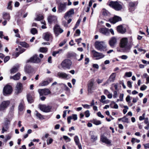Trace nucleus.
I'll return each mask as SVG.
<instances>
[{"mask_svg": "<svg viewBox=\"0 0 149 149\" xmlns=\"http://www.w3.org/2000/svg\"><path fill=\"white\" fill-rule=\"evenodd\" d=\"M67 40H64L63 42H61L59 44L60 47H62L64 45L66 42Z\"/></svg>", "mask_w": 149, "mask_h": 149, "instance_id": "obj_48", "label": "nucleus"}, {"mask_svg": "<svg viewBox=\"0 0 149 149\" xmlns=\"http://www.w3.org/2000/svg\"><path fill=\"white\" fill-rule=\"evenodd\" d=\"M109 6L112 7L116 10H119L122 8V5L118 1H111L109 4Z\"/></svg>", "mask_w": 149, "mask_h": 149, "instance_id": "obj_3", "label": "nucleus"}, {"mask_svg": "<svg viewBox=\"0 0 149 149\" xmlns=\"http://www.w3.org/2000/svg\"><path fill=\"white\" fill-rule=\"evenodd\" d=\"M41 59H40L36 55H35L28 60L27 62H31L35 63H39L41 62Z\"/></svg>", "mask_w": 149, "mask_h": 149, "instance_id": "obj_8", "label": "nucleus"}, {"mask_svg": "<svg viewBox=\"0 0 149 149\" xmlns=\"http://www.w3.org/2000/svg\"><path fill=\"white\" fill-rule=\"evenodd\" d=\"M118 93L116 91H114L113 92V97L114 98H116L117 97Z\"/></svg>", "mask_w": 149, "mask_h": 149, "instance_id": "obj_46", "label": "nucleus"}, {"mask_svg": "<svg viewBox=\"0 0 149 149\" xmlns=\"http://www.w3.org/2000/svg\"><path fill=\"white\" fill-rule=\"evenodd\" d=\"M85 116L87 117H88L90 115V112L89 110H87L85 112Z\"/></svg>", "mask_w": 149, "mask_h": 149, "instance_id": "obj_45", "label": "nucleus"}, {"mask_svg": "<svg viewBox=\"0 0 149 149\" xmlns=\"http://www.w3.org/2000/svg\"><path fill=\"white\" fill-rule=\"evenodd\" d=\"M107 95V96L108 98L109 99H111L112 97V93H110L108 94Z\"/></svg>", "mask_w": 149, "mask_h": 149, "instance_id": "obj_63", "label": "nucleus"}, {"mask_svg": "<svg viewBox=\"0 0 149 149\" xmlns=\"http://www.w3.org/2000/svg\"><path fill=\"white\" fill-rule=\"evenodd\" d=\"M91 53L94 58H95L97 60L100 59L104 58L105 56L102 53L98 52L95 50L91 51Z\"/></svg>", "mask_w": 149, "mask_h": 149, "instance_id": "obj_7", "label": "nucleus"}, {"mask_svg": "<svg viewBox=\"0 0 149 149\" xmlns=\"http://www.w3.org/2000/svg\"><path fill=\"white\" fill-rule=\"evenodd\" d=\"M31 32L32 34L34 35L37 33L38 31L36 28H33L31 29Z\"/></svg>", "mask_w": 149, "mask_h": 149, "instance_id": "obj_38", "label": "nucleus"}, {"mask_svg": "<svg viewBox=\"0 0 149 149\" xmlns=\"http://www.w3.org/2000/svg\"><path fill=\"white\" fill-rule=\"evenodd\" d=\"M10 104L9 100L4 101L0 104V111H3L5 110Z\"/></svg>", "mask_w": 149, "mask_h": 149, "instance_id": "obj_6", "label": "nucleus"}, {"mask_svg": "<svg viewBox=\"0 0 149 149\" xmlns=\"http://www.w3.org/2000/svg\"><path fill=\"white\" fill-rule=\"evenodd\" d=\"M106 98L105 97L104 95H102L101 96V98L100 100V102H103V100H104Z\"/></svg>", "mask_w": 149, "mask_h": 149, "instance_id": "obj_58", "label": "nucleus"}, {"mask_svg": "<svg viewBox=\"0 0 149 149\" xmlns=\"http://www.w3.org/2000/svg\"><path fill=\"white\" fill-rule=\"evenodd\" d=\"M35 113L36 116L39 119H42L44 118L43 116L38 112L37 111H35Z\"/></svg>", "mask_w": 149, "mask_h": 149, "instance_id": "obj_30", "label": "nucleus"}, {"mask_svg": "<svg viewBox=\"0 0 149 149\" xmlns=\"http://www.w3.org/2000/svg\"><path fill=\"white\" fill-rule=\"evenodd\" d=\"M121 18L118 16H115L113 18H110L109 19V21L111 23L114 24L116 22L120 21Z\"/></svg>", "mask_w": 149, "mask_h": 149, "instance_id": "obj_15", "label": "nucleus"}, {"mask_svg": "<svg viewBox=\"0 0 149 149\" xmlns=\"http://www.w3.org/2000/svg\"><path fill=\"white\" fill-rule=\"evenodd\" d=\"M72 64L71 61L68 59L65 60L61 63L62 67L64 69H70Z\"/></svg>", "mask_w": 149, "mask_h": 149, "instance_id": "obj_5", "label": "nucleus"}, {"mask_svg": "<svg viewBox=\"0 0 149 149\" xmlns=\"http://www.w3.org/2000/svg\"><path fill=\"white\" fill-rule=\"evenodd\" d=\"M74 13V10L73 8L70 9L69 11L66 12L64 16L65 18H66L68 17H70Z\"/></svg>", "mask_w": 149, "mask_h": 149, "instance_id": "obj_24", "label": "nucleus"}, {"mask_svg": "<svg viewBox=\"0 0 149 149\" xmlns=\"http://www.w3.org/2000/svg\"><path fill=\"white\" fill-rule=\"evenodd\" d=\"M63 138L66 141V142H69L71 141L70 139L66 136H64Z\"/></svg>", "mask_w": 149, "mask_h": 149, "instance_id": "obj_43", "label": "nucleus"}, {"mask_svg": "<svg viewBox=\"0 0 149 149\" xmlns=\"http://www.w3.org/2000/svg\"><path fill=\"white\" fill-rule=\"evenodd\" d=\"M20 74L19 73H18L13 76L10 77V79L13 78L14 80H17L19 79Z\"/></svg>", "mask_w": 149, "mask_h": 149, "instance_id": "obj_29", "label": "nucleus"}, {"mask_svg": "<svg viewBox=\"0 0 149 149\" xmlns=\"http://www.w3.org/2000/svg\"><path fill=\"white\" fill-rule=\"evenodd\" d=\"M18 66H17V67L15 66L11 70V73H14L18 71Z\"/></svg>", "mask_w": 149, "mask_h": 149, "instance_id": "obj_34", "label": "nucleus"}, {"mask_svg": "<svg viewBox=\"0 0 149 149\" xmlns=\"http://www.w3.org/2000/svg\"><path fill=\"white\" fill-rule=\"evenodd\" d=\"M116 76V73H113L110 76L108 79L107 80V83L109 82H113L114 81Z\"/></svg>", "mask_w": 149, "mask_h": 149, "instance_id": "obj_20", "label": "nucleus"}, {"mask_svg": "<svg viewBox=\"0 0 149 149\" xmlns=\"http://www.w3.org/2000/svg\"><path fill=\"white\" fill-rule=\"evenodd\" d=\"M10 57L9 56H6V57L4 59V61L5 63L6 62L8 61L10 59Z\"/></svg>", "mask_w": 149, "mask_h": 149, "instance_id": "obj_52", "label": "nucleus"}, {"mask_svg": "<svg viewBox=\"0 0 149 149\" xmlns=\"http://www.w3.org/2000/svg\"><path fill=\"white\" fill-rule=\"evenodd\" d=\"M74 141L76 144L77 146L79 149H82L81 145L79 142V140L78 136H76L74 137Z\"/></svg>", "mask_w": 149, "mask_h": 149, "instance_id": "obj_18", "label": "nucleus"}, {"mask_svg": "<svg viewBox=\"0 0 149 149\" xmlns=\"http://www.w3.org/2000/svg\"><path fill=\"white\" fill-rule=\"evenodd\" d=\"M81 19H78L75 24V25H76V27H77L79 26L81 22Z\"/></svg>", "mask_w": 149, "mask_h": 149, "instance_id": "obj_55", "label": "nucleus"}, {"mask_svg": "<svg viewBox=\"0 0 149 149\" xmlns=\"http://www.w3.org/2000/svg\"><path fill=\"white\" fill-rule=\"evenodd\" d=\"M122 121L124 123H129L128 119L125 116L122 118Z\"/></svg>", "mask_w": 149, "mask_h": 149, "instance_id": "obj_39", "label": "nucleus"}, {"mask_svg": "<svg viewBox=\"0 0 149 149\" xmlns=\"http://www.w3.org/2000/svg\"><path fill=\"white\" fill-rule=\"evenodd\" d=\"M82 106L84 108L89 109L90 108V106L87 104H82Z\"/></svg>", "mask_w": 149, "mask_h": 149, "instance_id": "obj_54", "label": "nucleus"}, {"mask_svg": "<svg viewBox=\"0 0 149 149\" xmlns=\"http://www.w3.org/2000/svg\"><path fill=\"white\" fill-rule=\"evenodd\" d=\"M22 90V84L20 83H17L16 87V91L17 93L21 92Z\"/></svg>", "mask_w": 149, "mask_h": 149, "instance_id": "obj_23", "label": "nucleus"}, {"mask_svg": "<svg viewBox=\"0 0 149 149\" xmlns=\"http://www.w3.org/2000/svg\"><path fill=\"white\" fill-rule=\"evenodd\" d=\"M19 52L14 53H13V55L15 56V57H17L19 55Z\"/></svg>", "mask_w": 149, "mask_h": 149, "instance_id": "obj_62", "label": "nucleus"}, {"mask_svg": "<svg viewBox=\"0 0 149 149\" xmlns=\"http://www.w3.org/2000/svg\"><path fill=\"white\" fill-rule=\"evenodd\" d=\"M94 81L91 79L89 81L88 86V93H91L94 90Z\"/></svg>", "mask_w": 149, "mask_h": 149, "instance_id": "obj_13", "label": "nucleus"}, {"mask_svg": "<svg viewBox=\"0 0 149 149\" xmlns=\"http://www.w3.org/2000/svg\"><path fill=\"white\" fill-rule=\"evenodd\" d=\"M124 97V94L123 93L120 94V95L119 98L120 101H122L123 100V98Z\"/></svg>", "mask_w": 149, "mask_h": 149, "instance_id": "obj_50", "label": "nucleus"}, {"mask_svg": "<svg viewBox=\"0 0 149 149\" xmlns=\"http://www.w3.org/2000/svg\"><path fill=\"white\" fill-rule=\"evenodd\" d=\"M49 84V82L48 81H45L42 82L40 85L41 86H44L48 85Z\"/></svg>", "mask_w": 149, "mask_h": 149, "instance_id": "obj_36", "label": "nucleus"}, {"mask_svg": "<svg viewBox=\"0 0 149 149\" xmlns=\"http://www.w3.org/2000/svg\"><path fill=\"white\" fill-rule=\"evenodd\" d=\"M128 42V40L127 38H123L120 40V46L122 48H125L126 52H129L130 48L127 47Z\"/></svg>", "mask_w": 149, "mask_h": 149, "instance_id": "obj_2", "label": "nucleus"}, {"mask_svg": "<svg viewBox=\"0 0 149 149\" xmlns=\"http://www.w3.org/2000/svg\"><path fill=\"white\" fill-rule=\"evenodd\" d=\"M55 17L54 16H49L48 17V20L50 23L52 22L55 19Z\"/></svg>", "mask_w": 149, "mask_h": 149, "instance_id": "obj_32", "label": "nucleus"}, {"mask_svg": "<svg viewBox=\"0 0 149 149\" xmlns=\"http://www.w3.org/2000/svg\"><path fill=\"white\" fill-rule=\"evenodd\" d=\"M127 86L130 88L132 87V85L131 82L130 81H128L127 82Z\"/></svg>", "mask_w": 149, "mask_h": 149, "instance_id": "obj_56", "label": "nucleus"}, {"mask_svg": "<svg viewBox=\"0 0 149 149\" xmlns=\"http://www.w3.org/2000/svg\"><path fill=\"white\" fill-rule=\"evenodd\" d=\"M125 76L127 77H130L132 76V72H126L125 74Z\"/></svg>", "mask_w": 149, "mask_h": 149, "instance_id": "obj_41", "label": "nucleus"}, {"mask_svg": "<svg viewBox=\"0 0 149 149\" xmlns=\"http://www.w3.org/2000/svg\"><path fill=\"white\" fill-rule=\"evenodd\" d=\"M95 46L96 49L101 52L106 51L107 50V45L103 41L96 42L95 43Z\"/></svg>", "mask_w": 149, "mask_h": 149, "instance_id": "obj_1", "label": "nucleus"}, {"mask_svg": "<svg viewBox=\"0 0 149 149\" xmlns=\"http://www.w3.org/2000/svg\"><path fill=\"white\" fill-rule=\"evenodd\" d=\"M39 108L42 111L45 112H48L50 111L52 107L45 104L40 105Z\"/></svg>", "mask_w": 149, "mask_h": 149, "instance_id": "obj_10", "label": "nucleus"}, {"mask_svg": "<svg viewBox=\"0 0 149 149\" xmlns=\"http://www.w3.org/2000/svg\"><path fill=\"white\" fill-rule=\"evenodd\" d=\"M85 64H87L89 61V59L88 58H86L85 59Z\"/></svg>", "mask_w": 149, "mask_h": 149, "instance_id": "obj_61", "label": "nucleus"}, {"mask_svg": "<svg viewBox=\"0 0 149 149\" xmlns=\"http://www.w3.org/2000/svg\"><path fill=\"white\" fill-rule=\"evenodd\" d=\"M13 91L12 86L10 85H7L4 87L3 89V94L4 96H7L11 94Z\"/></svg>", "mask_w": 149, "mask_h": 149, "instance_id": "obj_4", "label": "nucleus"}, {"mask_svg": "<svg viewBox=\"0 0 149 149\" xmlns=\"http://www.w3.org/2000/svg\"><path fill=\"white\" fill-rule=\"evenodd\" d=\"M54 29V33L56 36H58L59 35V33H61L63 32V30L58 24L55 25Z\"/></svg>", "mask_w": 149, "mask_h": 149, "instance_id": "obj_12", "label": "nucleus"}, {"mask_svg": "<svg viewBox=\"0 0 149 149\" xmlns=\"http://www.w3.org/2000/svg\"><path fill=\"white\" fill-rule=\"evenodd\" d=\"M24 109V102L23 100H22L19 106L18 109L20 111H22Z\"/></svg>", "mask_w": 149, "mask_h": 149, "instance_id": "obj_28", "label": "nucleus"}, {"mask_svg": "<svg viewBox=\"0 0 149 149\" xmlns=\"http://www.w3.org/2000/svg\"><path fill=\"white\" fill-rule=\"evenodd\" d=\"M12 3V1H10L8 3V6L7 7L8 9L9 10H11L12 9V6H11V4Z\"/></svg>", "mask_w": 149, "mask_h": 149, "instance_id": "obj_47", "label": "nucleus"}, {"mask_svg": "<svg viewBox=\"0 0 149 149\" xmlns=\"http://www.w3.org/2000/svg\"><path fill=\"white\" fill-rule=\"evenodd\" d=\"M27 99L29 103H31L33 102V100L32 97L29 94L27 95Z\"/></svg>", "mask_w": 149, "mask_h": 149, "instance_id": "obj_33", "label": "nucleus"}, {"mask_svg": "<svg viewBox=\"0 0 149 149\" xmlns=\"http://www.w3.org/2000/svg\"><path fill=\"white\" fill-rule=\"evenodd\" d=\"M43 18V17L42 15H40L37 17H36L35 19L36 20H38V21H40Z\"/></svg>", "mask_w": 149, "mask_h": 149, "instance_id": "obj_44", "label": "nucleus"}, {"mask_svg": "<svg viewBox=\"0 0 149 149\" xmlns=\"http://www.w3.org/2000/svg\"><path fill=\"white\" fill-rule=\"evenodd\" d=\"M147 88V86H146L143 85L141 87L140 90L141 91H144Z\"/></svg>", "mask_w": 149, "mask_h": 149, "instance_id": "obj_51", "label": "nucleus"}, {"mask_svg": "<svg viewBox=\"0 0 149 149\" xmlns=\"http://www.w3.org/2000/svg\"><path fill=\"white\" fill-rule=\"evenodd\" d=\"M66 3H60L58 6L57 13H60L64 12L66 10Z\"/></svg>", "mask_w": 149, "mask_h": 149, "instance_id": "obj_9", "label": "nucleus"}, {"mask_svg": "<svg viewBox=\"0 0 149 149\" xmlns=\"http://www.w3.org/2000/svg\"><path fill=\"white\" fill-rule=\"evenodd\" d=\"M117 30L118 32L122 33H124L126 31L125 29L121 25L117 26Z\"/></svg>", "mask_w": 149, "mask_h": 149, "instance_id": "obj_25", "label": "nucleus"}, {"mask_svg": "<svg viewBox=\"0 0 149 149\" xmlns=\"http://www.w3.org/2000/svg\"><path fill=\"white\" fill-rule=\"evenodd\" d=\"M62 51V49H60L58 51L54 52L52 54V55L53 56H55L56 54L59 53L60 52H61Z\"/></svg>", "mask_w": 149, "mask_h": 149, "instance_id": "obj_42", "label": "nucleus"}, {"mask_svg": "<svg viewBox=\"0 0 149 149\" xmlns=\"http://www.w3.org/2000/svg\"><path fill=\"white\" fill-rule=\"evenodd\" d=\"M92 122L96 125H98L101 124V122L100 120H98L96 119H93L92 120Z\"/></svg>", "mask_w": 149, "mask_h": 149, "instance_id": "obj_31", "label": "nucleus"}, {"mask_svg": "<svg viewBox=\"0 0 149 149\" xmlns=\"http://www.w3.org/2000/svg\"><path fill=\"white\" fill-rule=\"evenodd\" d=\"M144 123L145 124H146L147 125L149 123V122H148V119L147 118H146L144 119Z\"/></svg>", "mask_w": 149, "mask_h": 149, "instance_id": "obj_57", "label": "nucleus"}, {"mask_svg": "<svg viewBox=\"0 0 149 149\" xmlns=\"http://www.w3.org/2000/svg\"><path fill=\"white\" fill-rule=\"evenodd\" d=\"M100 33L106 36H108L110 34L109 29L106 28H101L100 29Z\"/></svg>", "mask_w": 149, "mask_h": 149, "instance_id": "obj_16", "label": "nucleus"}, {"mask_svg": "<svg viewBox=\"0 0 149 149\" xmlns=\"http://www.w3.org/2000/svg\"><path fill=\"white\" fill-rule=\"evenodd\" d=\"M117 43V39L115 37H113L110 38L109 41V44L112 48H114Z\"/></svg>", "mask_w": 149, "mask_h": 149, "instance_id": "obj_11", "label": "nucleus"}, {"mask_svg": "<svg viewBox=\"0 0 149 149\" xmlns=\"http://www.w3.org/2000/svg\"><path fill=\"white\" fill-rule=\"evenodd\" d=\"M97 115L99 117H101L102 118H103L104 117L102 114L100 112H98L97 113Z\"/></svg>", "mask_w": 149, "mask_h": 149, "instance_id": "obj_53", "label": "nucleus"}, {"mask_svg": "<svg viewBox=\"0 0 149 149\" xmlns=\"http://www.w3.org/2000/svg\"><path fill=\"white\" fill-rule=\"evenodd\" d=\"M101 141L103 143H105L107 144H111V141L107 137L104 136H102L101 137Z\"/></svg>", "mask_w": 149, "mask_h": 149, "instance_id": "obj_21", "label": "nucleus"}, {"mask_svg": "<svg viewBox=\"0 0 149 149\" xmlns=\"http://www.w3.org/2000/svg\"><path fill=\"white\" fill-rule=\"evenodd\" d=\"M40 52H46L47 51V49L45 47H41L40 49Z\"/></svg>", "mask_w": 149, "mask_h": 149, "instance_id": "obj_40", "label": "nucleus"}, {"mask_svg": "<svg viewBox=\"0 0 149 149\" xmlns=\"http://www.w3.org/2000/svg\"><path fill=\"white\" fill-rule=\"evenodd\" d=\"M19 5V3L18 1H16L15 2L14 4L15 6V7H18Z\"/></svg>", "mask_w": 149, "mask_h": 149, "instance_id": "obj_64", "label": "nucleus"}, {"mask_svg": "<svg viewBox=\"0 0 149 149\" xmlns=\"http://www.w3.org/2000/svg\"><path fill=\"white\" fill-rule=\"evenodd\" d=\"M128 56L126 55H123L120 57V58L122 59L126 60L128 58Z\"/></svg>", "mask_w": 149, "mask_h": 149, "instance_id": "obj_49", "label": "nucleus"}, {"mask_svg": "<svg viewBox=\"0 0 149 149\" xmlns=\"http://www.w3.org/2000/svg\"><path fill=\"white\" fill-rule=\"evenodd\" d=\"M68 74L62 72H58L57 74V77L59 78L64 79H68Z\"/></svg>", "mask_w": 149, "mask_h": 149, "instance_id": "obj_17", "label": "nucleus"}, {"mask_svg": "<svg viewBox=\"0 0 149 149\" xmlns=\"http://www.w3.org/2000/svg\"><path fill=\"white\" fill-rule=\"evenodd\" d=\"M2 17L3 19L9 21L10 19V16L9 13L3 12L2 13Z\"/></svg>", "mask_w": 149, "mask_h": 149, "instance_id": "obj_19", "label": "nucleus"}, {"mask_svg": "<svg viewBox=\"0 0 149 149\" xmlns=\"http://www.w3.org/2000/svg\"><path fill=\"white\" fill-rule=\"evenodd\" d=\"M143 145L145 149L149 148V143L144 144Z\"/></svg>", "mask_w": 149, "mask_h": 149, "instance_id": "obj_59", "label": "nucleus"}, {"mask_svg": "<svg viewBox=\"0 0 149 149\" xmlns=\"http://www.w3.org/2000/svg\"><path fill=\"white\" fill-rule=\"evenodd\" d=\"M43 35V38L47 41H49V39L52 37L51 34L48 32L44 33Z\"/></svg>", "mask_w": 149, "mask_h": 149, "instance_id": "obj_22", "label": "nucleus"}, {"mask_svg": "<svg viewBox=\"0 0 149 149\" xmlns=\"http://www.w3.org/2000/svg\"><path fill=\"white\" fill-rule=\"evenodd\" d=\"M38 92L40 96L47 95L50 93L48 89H40L38 90Z\"/></svg>", "mask_w": 149, "mask_h": 149, "instance_id": "obj_14", "label": "nucleus"}, {"mask_svg": "<svg viewBox=\"0 0 149 149\" xmlns=\"http://www.w3.org/2000/svg\"><path fill=\"white\" fill-rule=\"evenodd\" d=\"M77 116L76 114H72V116H69L67 118L68 123L69 124L71 123V120L73 119L74 120L77 119Z\"/></svg>", "mask_w": 149, "mask_h": 149, "instance_id": "obj_26", "label": "nucleus"}, {"mask_svg": "<svg viewBox=\"0 0 149 149\" xmlns=\"http://www.w3.org/2000/svg\"><path fill=\"white\" fill-rule=\"evenodd\" d=\"M19 45L22 47L25 48H28L29 47V45L25 42H20L19 43Z\"/></svg>", "mask_w": 149, "mask_h": 149, "instance_id": "obj_35", "label": "nucleus"}, {"mask_svg": "<svg viewBox=\"0 0 149 149\" xmlns=\"http://www.w3.org/2000/svg\"><path fill=\"white\" fill-rule=\"evenodd\" d=\"M76 34H77L78 35H76V34H75L74 35V36H79L80 33V30H79V29H77L76 31Z\"/></svg>", "mask_w": 149, "mask_h": 149, "instance_id": "obj_60", "label": "nucleus"}, {"mask_svg": "<svg viewBox=\"0 0 149 149\" xmlns=\"http://www.w3.org/2000/svg\"><path fill=\"white\" fill-rule=\"evenodd\" d=\"M31 66H28L25 67V71L27 73H29L31 72Z\"/></svg>", "mask_w": 149, "mask_h": 149, "instance_id": "obj_37", "label": "nucleus"}, {"mask_svg": "<svg viewBox=\"0 0 149 149\" xmlns=\"http://www.w3.org/2000/svg\"><path fill=\"white\" fill-rule=\"evenodd\" d=\"M91 141L93 142H94L97 140V136L94 132H92V134L91 135Z\"/></svg>", "mask_w": 149, "mask_h": 149, "instance_id": "obj_27", "label": "nucleus"}]
</instances>
